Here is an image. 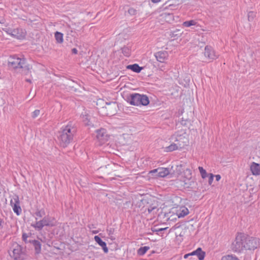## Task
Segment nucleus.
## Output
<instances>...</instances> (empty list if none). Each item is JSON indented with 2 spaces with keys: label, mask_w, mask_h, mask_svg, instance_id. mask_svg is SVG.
Returning <instances> with one entry per match:
<instances>
[{
  "label": "nucleus",
  "mask_w": 260,
  "mask_h": 260,
  "mask_svg": "<svg viewBox=\"0 0 260 260\" xmlns=\"http://www.w3.org/2000/svg\"><path fill=\"white\" fill-rule=\"evenodd\" d=\"M40 111L39 110H36L32 113V117L35 118L38 117L40 114Z\"/></svg>",
  "instance_id": "obj_35"
},
{
  "label": "nucleus",
  "mask_w": 260,
  "mask_h": 260,
  "mask_svg": "<svg viewBox=\"0 0 260 260\" xmlns=\"http://www.w3.org/2000/svg\"><path fill=\"white\" fill-rule=\"evenodd\" d=\"M199 170L203 178H206L208 176V174L205 169L202 167H199Z\"/></svg>",
  "instance_id": "obj_32"
},
{
  "label": "nucleus",
  "mask_w": 260,
  "mask_h": 260,
  "mask_svg": "<svg viewBox=\"0 0 260 260\" xmlns=\"http://www.w3.org/2000/svg\"><path fill=\"white\" fill-rule=\"evenodd\" d=\"M170 139L171 142L176 143V144H180L181 148L187 145V138H186V133L184 129L176 132L171 136Z\"/></svg>",
  "instance_id": "obj_4"
},
{
  "label": "nucleus",
  "mask_w": 260,
  "mask_h": 260,
  "mask_svg": "<svg viewBox=\"0 0 260 260\" xmlns=\"http://www.w3.org/2000/svg\"><path fill=\"white\" fill-rule=\"evenodd\" d=\"M184 182V186L186 188H192V186L194 184L193 179L191 178L189 179L185 180Z\"/></svg>",
  "instance_id": "obj_26"
},
{
  "label": "nucleus",
  "mask_w": 260,
  "mask_h": 260,
  "mask_svg": "<svg viewBox=\"0 0 260 260\" xmlns=\"http://www.w3.org/2000/svg\"><path fill=\"white\" fill-rule=\"evenodd\" d=\"M255 13L250 11L248 13V19L249 21H252L253 18L255 17Z\"/></svg>",
  "instance_id": "obj_34"
},
{
  "label": "nucleus",
  "mask_w": 260,
  "mask_h": 260,
  "mask_svg": "<svg viewBox=\"0 0 260 260\" xmlns=\"http://www.w3.org/2000/svg\"><path fill=\"white\" fill-rule=\"evenodd\" d=\"M192 256H196L199 260L204 259L205 256V252H204L201 248H198L197 250L191 252Z\"/></svg>",
  "instance_id": "obj_16"
},
{
  "label": "nucleus",
  "mask_w": 260,
  "mask_h": 260,
  "mask_svg": "<svg viewBox=\"0 0 260 260\" xmlns=\"http://www.w3.org/2000/svg\"><path fill=\"white\" fill-rule=\"evenodd\" d=\"M214 176L212 174H209V180H208L209 184H211V183L213 181V180Z\"/></svg>",
  "instance_id": "obj_39"
},
{
  "label": "nucleus",
  "mask_w": 260,
  "mask_h": 260,
  "mask_svg": "<svg viewBox=\"0 0 260 260\" xmlns=\"http://www.w3.org/2000/svg\"><path fill=\"white\" fill-rule=\"evenodd\" d=\"M33 247H34L35 253L39 254L40 253L42 249V244L41 242L38 240L35 239L33 242L31 244Z\"/></svg>",
  "instance_id": "obj_20"
},
{
  "label": "nucleus",
  "mask_w": 260,
  "mask_h": 260,
  "mask_svg": "<svg viewBox=\"0 0 260 260\" xmlns=\"http://www.w3.org/2000/svg\"><path fill=\"white\" fill-rule=\"evenodd\" d=\"M189 213L188 210L185 207H182L177 210L176 215L178 218L183 217Z\"/></svg>",
  "instance_id": "obj_22"
},
{
  "label": "nucleus",
  "mask_w": 260,
  "mask_h": 260,
  "mask_svg": "<svg viewBox=\"0 0 260 260\" xmlns=\"http://www.w3.org/2000/svg\"><path fill=\"white\" fill-rule=\"evenodd\" d=\"M150 173H157L155 176L160 177H165L169 174L170 171L168 168H159L151 171Z\"/></svg>",
  "instance_id": "obj_12"
},
{
  "label": "nucleus",
  "mask_w": 260,
  "mask_h": 260,
  "mask_svg": "<svg viewBox=\"0 0 260 260\" xmlns=\"http://www.w3.org/2000/svg\"><path fill=\"white\" fill-rule=\"evenodd\" d=\"M155 57L157 60L164 63L168 57V53L167 51H159L155 53Z\"/></svg>",
  "instance_id": "obj_13"
},
{
  "label": "nucleus",
  "mask_w": 260,
  "mask_h": 260,
  "mask_svg": "<svg viewBox=\"0 0 260 260\" xmlns=\"http://www.w3.org/2000/svg\"><path fill=\"white\" fill-rule=\"evenodd\" d=\"M162 68H163V67H162V66L160 68V70H161V71H164V69H162Z\"/></svg>",
  "instance_id": "obj_48"
},
{
  "label": "nucleus",
  "mask_w": 260,
  "mask_h": 260,
  "mask_svg": "<svg viewBox=\"0 0 260 260\" xmlns=\"http://www.w3.org/2000/svg\"><path fill=\"white\" fill-rule=\"evenodd\" d=\"M204 55L206 58L210 60H213L218 57L212 47L206 46L205 48Z\"/></svg>",
  "instance_id": "obj_10"
},
{
  "label": "nucleus",
  "mask_w": 260,
  "mask_h": 260,
  "mask_svg": "<svg viewBox=\"0 0 260 260\" xmlns=\"http://www.w3.org/2000/svg\"><path fill=\"white\" fill-rule=\"evenodd\" d=\"M106 104L107 105L106 108L108 110H111V112L109 114L114 115L116 112V108L117 107L116 102L106 103Z\"/></svg>",
  "instance_id": "obj_19"
},
{
  "label": "nucleus",
  "mask_w": 260,
  "mask_h": 260,
  "mask_svg": "<svg viewBox=\"0 0 260 260\" xmlns=\"http://www.w3.org/2000/svg\"><path fill=\"white\" fill-rule=\"evenodd\" d=\"M180 149H181V148H180V144H176V143L172 142V143L169 146L165 148V151L166 152H172Z\"/></svg>",
  "instance_id": "obj_18"
},
{
  "label": "nucleus",
  "mask_w": 260,
  "mask_h": 260,
  "mask_svg": "<svg viewBox=\"0 0 260 260\" xmlns=\"http://www.w3.org/2000/svg\"><path fill=\"white\" fill-rule=\"evenodd\" d=\"M192 256V253H191H191H188V254H185V255H184V258H188V257L189 256Z\"/></svg>",
  "instance_id": "obj_44"
},
{
  "label": "nucleus",
  "mask_w": 260,
  "mask_h": 260,
  "mask_svg": "<svg viewBox=\"0 0 260 260\" xmlns=\"http://www.w3.org/2000/svg\"><path fill=\"white\" fill-rule=\"evenodd\" d=\"M221 260H240L236 256L233 255H227L223 256Z\"/></svg>",
  "instance_id": "obj_30"
},
{
  "label": "nucleus",
  "mask_w": 260,
  "mask_h": 260,
  "mask_svg": "<svg viewBox=\"0 0 260 260\" xmlns=\"http://www.w3.org/2000/svg\"><path fill=\"white\" fill-rule=\"evenodd\" d=\"M55 38L56 42L58 43H61L63 42V34L60 32L56 31L55 33Z\"/></svg>",
  "instance_id": "obj_24"
},
{
  "label": "nucleus",
  "mask_w": 260,
  "mask_h": 260,
  "mask_svg": "<svg viewBox=\"0 0 260 260\" xmlns=\"http://www.w3.org/2000/svg\"><path fill=\"white\" fill-rule=\"evenodd\" d=\"M246 240L245 242V250L254 249L257 247L259 244V240L258 238L247 236L246 235Z\"/></svg>",
  "instance_id": "obj_7"
},
{
  "label": "nucleus",
  "mask_w": 260,
  "mask_h": 260,
  "mask_svg": "<svg viewBox=\"0 0 260 260\" xmlns=\"http://www.w3.org/2000/svg\"><path fill=\"white\" fill-rule=\"evenodd\" d=\"M54 224L51 220V218L49 216H45L42 220L36 221L34 224H32L31 226L37 231H41L44 226H52Z\"/></svg>",
  "instance_id": "obj_6"
},
{
  "label": "nucleus",
  "mask_w": 260,
  "mask_h": 260,
  "mask_svg": "<svg viewBox=\"0 0 260 260\" xmlns=\"http://www.w3.org/2000/svg\"><path fill=\"white\" fill-rule=\"evenodd\" d=\"M72 53L73 54H77V53H78V50H77V49L76 48H73V49H72Z\"/></svg>",
  "instance_id": "obj_42"
},
{
  "label": "nucleus",
  "mask_w": 260,
  "mask_h": 260,
  "mask_svg": "<svg viewBox=\"0 0 260 260\" xmlns=\"http://www.w3.org/2000/svg\"><path fill=\"white\" fill-rule=\"evenodd\" d=\"M94 239L95 241L102 247L104 252L108 253V248L107 247L106 243L105 242H104L101 239V238L100 237H99V236H95L94 237Z\"/></svg>",
  "instance_id": "obj_17"
},
{
  "label": "nucleus",
  "mask_w": 260,
  "mask_h": 260,
  "mask_svg": "<svg viewBox=\"0 0 260 260\" xmlns=\"http://www.w3.org/2000/svg\"><path fill=\"white\" fill-rule=\"evenodd\" d=\"M182 35V32L180 29H176V30L174 31H172L170 32V36L172 38H178V37H180Z\"/></svg>",
  "instance_id": "obj_25"
},
{
  "label": "nucleus",
  "mask_w": 260,
  "mask_h": 260,
  "mask_svg": "<svg viewBox=\"0 0 260 260\" xmlns=\"http://www.w3.org/2000/svg\"><path fill=\"white\" fill-rule=\"evenodd\" d=\"M122 53L126 56H129L131 54L130 49L127 47H124L122 48Z\"/></svg>",
  "instance_id": "obj_33"
},
{
  "label": "nucleus",
  "mask_w": 260,
  "mask_h": 260,
  "mask_svg": "<svg viewBox=\"0 0 260 260\" xmlns=\"http://www.w3.org/2000/svg\"><path fill=\"white\" fill-rule=\"evenodd\" d=\"M22 239L23 242H25V244H31L33 241L35 240L34 239L32 234L31 233H23L22 236Z\"/></svg>",
  "instance_id": "obj_15"
},
{
  "label": "nucleus",
  "mask_w": 260,
  "mask_h": 260,
  "mask_svg": "<svg viewBox=\"0 0 260 260\" xmlns=\"http://www.w3.org/2000/svg\"><path fill=\"white\" fill-rule=\"evenodd\" d=\"M250 171L253 175L258 176L260 175V165L255 162H252L250 166Z\"/></svg>",
  "instance_id": "obj_14"
},
{
  "label": "nucleus",
  "mask_w": 260,
  "mask_h": 260,
  "mask_svg": "<svg viewBox=\"0 0 260 260\" xmlns=\"http://www.w3.org/2000/svg\"><path fill=\"white\" fill-rule=\"evenodd\" d=\"M2 221H3V220L0 218V226H1V225H2Z\"/></svg>",
  "instance_id": "obj_47"
},
{
  "label": "nucleus",
  "mask_w": 260,
  "mask_h": 260,
  "mask_svg": "<svg viewBox=\"0 0 260 260\" xmlns=\"http://www.w3.org/2000/svg\"><path fill=\"white\" fill-rule=\"evenodd\" d=\"M26 81H27L28 82H29V83L31 82V80L30 79H26Z\"/></svg>",
  "instance_id": "obj_46"
},
{
  "label": "nucleus",
  "mask_w": 260,
  "mask_h": 260,
  "mask_svg": "<svg viewBox=\"0 0 260 260\" xmlns=\"http://www.w3.org/2000/svg\"><path fill=\"white\" fill-rule=\"evenodd\" d=\"M128 13L131 15H135L136 14L137 11L134 8H129L128 10Z\"/></svg>",
  "instance_id": "obj_37"
},
{
  "label": "nucleus",
  "mask_w": 260,
  "mask_h": 260,
  "mask_svg": "<svg viewBox=\"0 0 260 260\" xmlns=\"http://www.w3.org/2000/svg\"><path fill=\"white\" fill-rule=\"evenodd\" d=\"M197 24V22L194 20H191L189 21H186L184 22L182 24L183 26L184 27H189L192 25H196Z\"/></svg>",
  "instance_id": "obj_28"
},
{
  "label": "nucleus",
  "mask_w": 260,
  "mask_h": 260,
  "mask_svg": "<svg viewBox=\"0 0 260 260\" xmlns=\"http://www.w3.org/2000/svg\"><path fill=\"white\" fill-rule=\"evenodd\" d=\"M21 254L22 252L21 248L19 246L17 245L16 247L13 249V255H12V256H13L15 259L20 260V258H21Z\"/></svg>",
  "instance_id": "obj_21"
},
{
  "label": "nucleus",
  "mask_w": 260,
  "mask_h": 260,
  "mask_svg": "<svg viewBox=\"0 0 260 260\" xmlns=\"http://www.w3.org/2000/svg\"><path fill=\"white\" fill-rule=\"evenodd\" d=\"M246 239L245 235L242 233L238 234L231 245L232 251L234 252L241 253L244 250H245V242Z\"/></svg>",
  "instance_id": "obj_3"
},
{
  "label": "nucleus",
  "mask_w": 260,
  "mask_h": 260,
  "mask_svg": "<svg viewBox=\"0 0 260 260\" xmlns=\"http://www.w3.org/2000/svg\"><path fill=\"white\" fill-rule=\"evenodd\" d=\"M10 205L17 215H19L21 213L22 209L20 207L19 199L17 195L15 194L12 196L10 201Z\"/></svg>",
  "instance_id": "obj_8"
},
{
  "label": "nucleus",
  "mask_w": 260,
  "mask_h": 260,
  "mask_svg": "<svg viewBox=\"0 0 260 260\" xmlns=\"http://www.w3.org/2000/svg\"><path fill=\"white\" fill-rule=\"evenodd\" d=\"M86 117L85 118V119H83V121L85 122V123L87 125H90V124L89 123V120L88 118V116H85Z\"/></svg>",
  "instance_id": "obj_41"
},
{
  "label": "nucleus",
  "mask_w": 260,
  "mask_h": 260,
  "mask_svg": "<svg viewBox=\"0 0 260 260\" xmlns=\"http://www.w3.org/2000/svg\"><path fill=\"white\" fill-rule=\"evenodd\" d=\"M8 33L13 37L18 39H22L25 36V32L20 28L9 29Z\"/></svg>",
  "instance_id": "obj_11"
},
{
  "label": "nucleus",
  "mask_w": 260,
  "mask_h": 260,
  "mask_svg": "<svg viewBox=\"0 0 260 260\" xmlns=\"http://www.w3.org/2000/svg\"><path fill=\"white\" fill-rule=\"evenodd\" d=\"M152 2L156 3L160 1V0H151Z\"/></svg>",
  "instance_id": "obj_45"
},
{
  "label": "nucleus",
  "mask_w": 260,
  "mask_h": 260,
  "mask_svg": "<svg viewBox=\"0 0 260 260\" xmlns=\"http://www.w3.org/2000/svg\"><path fill=\"white\" fill-rule=\"evenodd\" d=\"M127 69H130L136 73H140L142 68L140 67L138 64H131L127 66Z\"/></svg>",
  "instance_id": "obj_23"
},
{
  "label": "nucleus",
  "mask_w": 260,
  "mask_h": 260,
  "mask_svg": "<svg viewBox=\"0 0 260 260\" xmlns=\"http://www.w3.org/2000/svg\"><path fill=\"white\" fill-rule=\"evenodd\" d=\"M76 133V128L72 122L62 126L57 136L60 145L63 147H67L73 140Z\"/></svg>",
  "instance_id": "obj_1"
},
{
  "label": "nucleus",
  "mask_w": 260,
  "mask_h": 260,
  "mask_svg": "<svg viewBox=\"0 0 260 260\" xmlns=\"http://www.w3.org/2000/svg\"><path fill=\"white\" fill-rule=\"evenodd\" d=\"M127 102L134 106H147L149 103L148 97L144 94L139 93L131 94L127 98Z\"/></svg>",
  "instance_id": "obj_2"
},
{
  "label": "nucleus",
  "mask_w": 260,
  "mask_h": 260,
  "mask_svg": "<svg viewBox=\"0 0 260 260\" xmlns=\"http://www.w3.org/2000/svg\"><path fill=\"white\" fill-rule=\"evenodd\" d=\"M188 119H184L183 118H182V119L180 121V124H181L182 125H186L187 123L188 122Z\"/></svg>",
  "instance_id": "obj_38"
},
{
  "label": "nucleus",
  "mask_w": 260,
  "mask_h": 260,
  "mask_svg": "<svg viewBox=\"0 0 260 260\" xmlns=\"http://www.w3.org/2000/svg\"><path fill=\"white\" fill-rule=\"evenodd\" d=\"M20 69H21L22 70V73L25 75H27L28 74H29L30 73V69L29 66L28 64H27L26 62L24 64L23 67H22Z\"/></svg>",
  "instance_id": "obj_29"
},
{
  "label": "nucleus",
  "mask_w": 260,
  "mask_h": 260,
  "mask_svg": "<svg viewBox=\"0 0 260 260\" xmlns=\"http://www.w3.org/2000/svg\"><path fill=\"white\" fill-rule=\"evenodd\" d=\"M96 138L99 142V144L102 145L107 142L109 139V135L105 128H100L96 130Z\"/></svg>",
  "instance_id": "obj_9"
},
{
  "label": "nucleus",
  "mask_w": 260,
  "mask_h": 260,
  "mask_svg": "<svg viewBox=\"0 0 260 260\" xmlns=\"http://www.w3.org/2000/svg\"><path fill=\"white\" fill-rule=\"evenodd\" d=\"M166 229H167V228H160V229H154V230H152V231L153 232H161V231H162L164 230H165Z\"/></svg>",
  "instance_id": "obj_40"
},
{
  "label": "nucleus",
  "mask_w": 260,
  "mask_h": 260,
  "mask_svg": "<svg viewBox=\"0 0 260 260\" xmlns=\"http://www.w3.org/2000/svg\"><path fill=\"white\" fill-rule=\"evenodd\" d=\"M25 63V59L17 57L16 55L11 56L8 59V65L13 69H20Z\"/></svg>",
  "instance_id": "obj_5"
},
{
  "label": "nucleus",
  "mask_w": 260,
  "mask_h": 260,
  "mask_svg": "<svg viewBox=\"0 0 260 260\" xmlns=\"http://www.w3.org/2000/svg\"><path fill=\"white\" fill-rule=\"evenodd\" d=\"M215 177L217 181H218L221 179V176L219 175H216Z\"/></svg>",
  "instance_id": "obj_43"
},
{
  "label": "nucleus",
  "mask_w": 260,
  "mask_h": 260,
  "mask_svg": "<svg viewBox=\"0 0 260 260\" xmlns=\"http://www.w3.org/2000/svg\"><path fill=\"white\" fill-rule=\"evenodd\" d=\"M156 209V207H149L147 208H146L145 210V212L146 211V210H147L148 211V213L149 214H150L152 212V211Z\"/></svg>",
  "instance_id": "obj_36"
},
{
  "label": "nucleus",
  "mask_w": 260,
  "mask_h": 260,
  "mask_svg": "<svg viewBox=\"0 0 260 260\" xmlns=\"http://www.w3.org/2000/svg\"><path fill=\"white\" fill-rule=\"evenodd\" d=\"M45 212L43 209L41 210H37L35 212V215H36V219L37 220L39 218L42 217L44 215H45Z\"/></svg>",
  "instance_id": "obj_31"
},
{
  "label": "nucleus",
  "mask_w": 260,
  "mask_h": 260,
  "mask_svg": "<svg viewBox=\"0 0 260 260\" xmlns=\"http://www.w3.org/2000/svg\"><path fill=\"white\" fill-rule=\"evenodd\" d=\"M149 249L148 246L141 247L138 250L137 253L139 255H143Z\"/></svg>",
  "instance_id": "obj_27"
}]
</instances>
